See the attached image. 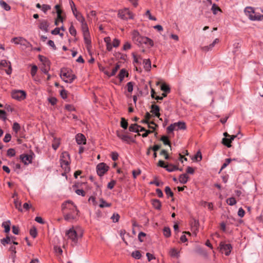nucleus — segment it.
<instances>
[{"label": "nucleus", "instance_id": "obj_1", "mask_svg": "<svg viewBox=\"0 0 263 263\" xmlns=\"http://www.w3.org/2000/svg\"><path fill=\"white\" fill-rule=\"evenodd\" d=\"M132 40L139 46L145 44L150 48L154 46V42L152 39L140 35L139 32L136 30H134L132 33Z\"/></svg>", "mask_w": 263, "mask_h": 263}, {"label": "nucleus", "instance_id": "obj_2", "mask_svg": "<svg viewBox=\"0 0 263 263\" xmlns=\"http://www.w3.org/2000/svg\"><path fill=\"white\" fill-rule=\"evenodd\" d=\"M60 77L66 83H71L76 79L75 74L72 73L71 70L62 69Z\"/></svg>", "mask_w": 263, "mask_h": 263}, {"label": "nucleus", "instance_id": "obj_3", "mask_svg": "<svg viewBox=\"0 0 263 263\" xmlns=\"http://www.w3.org/2000/svg\"><path fill=\"white\" fill-rule=\"evenodd\" d=\"M117 136L123 142L126 143L135 142V138L136 135H133L130 133H117Z\"/></svg>", "mask_w": 263, "mask_h": 263}, {"label": "nucleus", "instance_id": "obj_4", "mask_svg": "<svg viewBox=\"0 0 263 263\" xmlns=\"http://www.w3.org/2000/svg\"><path fill=\"white\" fill-rule=\"evenodd\" d=\"M185 129V123L184 122L178 121L169 125L167 127V132H174V130H184Z\"/></svg>", "mask_w": 263, "mask_h": 263}, {"label": "nucleus", "instance_id": "obj_5", "mask_svg": "<svg viewBox=\"0 0 263 263\" xmlns=\"http://www.w3.org/2000/svg\"><path fill=\"white\" fill-rule=\"evenodd\" d=\"M62 210L63 213H65L66 210L67 211H76L77 213H79V210L77 209V206L73 202L70 200L65 201L62 205Z\"/></svg>", "mask_w": 263, "mask_h": 263}, {"label": "nucleus", "instance_id": "obj_6", "mask_svg": "<svg viewBox=\"0 0 263 263\" xmlns=\"http://www.w3.org/2000/svg\"><path fill=\"white\" fill-rule=\"evenodd\" d=\"M26 92L22 90H14L11 92L12 98L14 99L22 101L26 97Z\"/></svg>", "mask_w": 263, "mask_h": 263}, {"label": "nucleus", "instance_id": "obj_7", "mask_svg": "<svg viewBox=\"0 0 263 263\" xmlns=\"http://www.w3.org/2000/svg\"><path fill=\"white\" fill-rule=\"evenodd\" d=\"M224 138L222 139V143L227 146L230 147L231 146V142L236 138V136L230 135L228 133H223Z\"/></svg>", "mask_w": 263, "mask_h": 263}, {"label": "nucleus", "instance_id": "obj_8", "mask_svg": "<svg viewBox=\"0 0 263 263\" xmlns=\"http://www.w3.org/2000/svg\"><path fill=\"white\" fill-rule=\"evenodd\" d=\"M118 17L123 20H128L133 19V16L132 13L128 9L120 10L118 14Z\"/></svg>", "mask_w": 263, "mask_h": 263}, {"label": "nucleus", "instance_id": "obj_9", "mask_svg": "<svg viewBox=\"0 0 263 263\" xmlns=\"http://www.w3.org/2000/svg\"><path fill=\"white\" fill-rule=\"evenodd\" d=\"M11 41L14 42L15 44H20L24 46L25 48L29 47L31 45L29 42L22 37H13Z\"/></svg>", "mask_w": 263, "mask_h": 263}, {"label": "nucleus", "instance_id": "obj_10", "mask_svg": "<svg viewBox=\"0 0 263 263\" xmlns=\"http://www.w3.org/2000/svg\"><path fill=\"white\" fill-rule=\"evenodd\" d=\"M66 235L74 243H77L78 235L73 228L67 230L66 232Z\"/></svg>", "mask_w": 263, "mask_h": 263}, {"label": "nucleus", "instance_id": "obj_11", "mask_svg": "<svg viewBox=\"0 0 263 263\" xmlns=\"http://www.w3.org/2000/svg\"><path fill=\"white\" fill-rule=\"evenodd\" d=\"M109 167L104 163H99L97 166V172L99 176H102L108 170Z\"/></svg>", "mask_w": 263, "mask_h": 263}, {"label": "nucleus", "instance_id": "obj_12", "mask_svg": "<svg viewBox=\"0 0 263 263\" xmlns=\"http://www.w3.org/2000/svg\"><path fill=\"white\" fill-rule=\"evenodd\" d=\"M220 250L224 252V254L226 256H229L232 249V246L231 244H226L223 242L220 243Z\"/></svg>", "mask_w": 263, "mask_h": 263}, {"label": "nucleus", "instance_id": "obj_13", "mask_svg": "<svg viewBox=\"0 0 263 263\" xmlns=\"http://www.w3.org/2000/svg\"><path fill=\"white\" fill-rule=\"evenodd\" d=\"M129 132H151L149 130H146L143 127H142L141 126L138 125L137 124H132L129 126Z\"/></svg>", "mask_w": 263, "mask_h": 263}, {"label": "nucleus", "instance_id": "obj_14", "mask_svg": "<svg viewBox=\"0 0 263 263\" xmlns=\"http://www.w3.org/2000/svg\"><path fill=\"white\" fill-rule=\"evenodd\" d=\"M40 23L39 26V27L40 29L43 31H44L45 32H47L48 31V27L49 26V24L47 22V21L45 20H42L39 21Z\"/></svg>", "mask_w": 263, "mask_h": 263}, {"label": "nucleus", "instance_id": "obj_15", "mask_svg": "<svg viewBox=\"0 0 263 263\" xmlns=\"http://www.w3.org/2000/svg\"><path fill=\"white\" fill-rule=\"evenodd\" d=\"M76 140L79 145L85 144L86 142L85 136L81 133H79L76 135Z\"/></svg>", "mask_w": 263, "mask_h": 263}, {"label": "nucleus", "instance_id": "obj_16", "mask_svg": "<svg viewBox=\"0 0 263 263\" xmlns=\"http://www.w3.org/2000/svg\"><path fill=\"white\" fill-rule=\"evenodd\" d=\"M83 35L85 43L87 45V46H90L91 42L87 27L86 30H84V29H83Z\"/></svg>", "mask_w": 263, "mask_h": 263}, {"label": "nucleus", "instance_id": "obj_17", "mask_svg": "<svg viewBox=\"0 0 263 263\" xmlns=\"http://www.w3.org/2000/svg\"><path fill=\"white\" fill-rule=\"evenodd\" d=\"M20 159L25 165H28L32 162V157L29 155H21Z\"/></svg>", "mask_w": 263, "mask_h": 263}, {"label": "nucleus", "instance_id": "obj_18", "mask_svg": "<svg viewBox=\"0 0 263 263\" xmlns=\"http://www.w3.org/2000/svg\"><path fill=\"white\" fill-rule=\"evenodd\" d=\"M263 12V11H262ZM250 20L251 21H261L263 20V14L261 15L259 13L254 11L252 15H250Z\"/></svg>", "mask_w": 263, "mask_h": 263}, {"label": "nucleus", "instance_id": "obj_19", "mask_svg": "<svg viewBox=\"0 0 263 263\" xmlns=\"http://www.w3.org/2000/svg\"><path fill=\"white\" fill-rule=\"evenodd\" d=\"M128 71L125 69L123 68L120 71L118 75V78H119L120 82H121L123 81L124 78L125 77H128Z\"/></svg>", "mask_w": 263, "mask_h": 263}, {"label": "nucleus", "instance_id": "obj_20", "mask_svg": "<svg viewBox=\"0 0 263 263\" xmlns=\"http://www.w3.org/2000/svg\"><path fill=\"white\" fill-rule=\"evenodd\" d=\"M64 219L66 221H70L71 220H73L76 218L78 213L73 214L71 213H68V212L66 213V212L64 213Z\"/></svg>", "mask_w": 263, "mask_h": 263}, {"label": "nucleus", "instance_id": "obj_21", "mask_svg": "<svg viewBox=\"0 0 263 263\" xmlns=\"http://www.w3.org/2000/svg\"><path fill=\"white\" fill-rule=\"evenodd\" d=\"M143 64L144 68L147 71H149L152 68L151 60L148 59H144L143 60Z\"/></svg>", "mask_w": 263, "mask_h": 263}, {"label": "nucleus", "instance_id": "obj_22", "mask_svg": "<svg viewBox=\"0 0 263 263\" xmlns=\"http://www.w3.org/2000/svg\"><path fill=\"white\" fill-rule=\"evenodd\" d=\"M169 254L172 257L178 258L180 257V252L175 248H171Z\"/></svg>", "mask_w": 263, "mask_h": 263}, {"label": "nucleus", "instance_id": "obj_23", "mask_svg": "<svg viewBox=\"0 0 263 263\" xmlns=\"http://www.w3.org/2000/svg\"><path fill=\"white\" fill-rule=\"evenodd\" d=\"M39 59L41 62L43 63V64L44 65L45 67L47 66L49 67L50 62L46 57L43 55H39Z\"/></svg>", "mask_w": 263, "mask_h": 263}, {"label": "nucleus", "instance_id": "obj_24", "mask_svg": "<svg viewBox=\"0 0 263 263\" xmlns=\"http://www.w3.org/2000/svg\"><path fill=\"white\" fill-rule=\"evenodd\" d=\"M10 220H8L6 221L3 222L2 224V227L4 228V232L6 233H8L10 232Z\"/></svg>", "mask_w": 263, "mask_h": 263}, {"label": "nucleus", "instance_id": "obj_25", "mask_svg": "<svg viewBox=\"0 0 263 263\" xmlns=\"http://www.w3.org/2000/svg\"><path fill=\"white\" fill-rule=\"evenodd\" d=\"M151 112L154 114L156 117H159L160 116V108L158 105L153 104L151 106Z\"/></svg>", "mask_w": 263, "mask_h": 263}, {"label": "nucleus", "instance_id": "obj_26", "mask_svg": "<svg viewBox=\"0 0 263 263\" xmlns=\"http://www.w3.org/2000/svg\"><path fill=\"white\" fill-rule=\"evenodd\" d=\"M152 203L154 208L157 210H160L161 208V203L158 199H154L152 200Z\"/></svg>", "mask_w": 263, "mask_h": 263}, {"label": "nucleus", "instance_id": "obj_27", "mask_svg": "<svg viewBox=\"0 0 263 263\" xmlns=\"http://www.w3.org/2000/svg\"><path fill=\"white\" fill-rule=\"evenodd\" d=\"M189 176L186 174H181L179 176V181L182 184H185L188 180Z\"/></svg>", "mask_w": 263, "mask_h": 263}, {"label": "nucleus", "instance_id": "obj_28", "mask_svg": "<svg viewBox=\"0 0 263 263\" xmlns=\"http://www.w3.org/2000/svg\"><path fill=\"white\" fill-rule=\"evenodd\" d=\"M254 10L251 7H247L245 9V13L247 16H248L249 19L250 18V15H252L254 13Z\"/></svg>", "mask_w": 263, "mask_h": 263}, {"label": "nucleus", "instance_id": "obj_29", "mask_svg": "<svg viewBox=\"0 0 263 263\" xmlns=\"http://www.w3.org/2000/svg\"><path fill=\"white\" fill-rule=\"evenodd\" d=\"M76 18L79 22L81 23L83 26L84 25H87L85 22V18L81 13H80L78 16H76Z\"/></svg>", "mask_w": 263, "mask_h": 263}, {"label": "nucleus", "instance_id": "obj_30", "mask_svg": "<svg viewBox=\"0 0 263 263\" xmlns=\"http://www.w3.org/2000/svg\"><path fill=\"white\" fill-rule=\"evenodd\" d=\"M100 201L101 203L99 204V206L101 208L109 207L111 206V203H107L103 198H100Z\"/></svg>", "mask_w": 263, "mask_h": 263}, {"label": "nucleus", "instance_id": "obj_31", "mask_svg": "<svg viewBox=\"0 0 263 263\" xmlns=\"http://www.w3.org/2000/svg\"><path fill=\"white\" fill-rule=\"evenodd\" d=\"M1 243L5 246L6 244H9L11 243V238L9 236H7L6 238H4L1 240Z\"/></svg>", "mask_w": 263, "mask_h": 263}, {"label": "nucleus", "instance_id": "obj_32", "mask_svg": "<svg viewBox=\"0 0 263 263\" xmlns=\"http://www.w3.org/2000/svg\"><path fill=\"white\" fill-rule=\"evenodd\" d=\"M179 170V168L176 165L170 164L169 166L167 165V167L166 168V170L168 172H172Z\"/></svg>", "mask_w": 263, "mask_h": 263}, {"label": "nucleus", "instance_id": "obj_33", "mask_svg": "<svg viewBox=\"0 0 263 263\" xmlns=\"http://www.w3.org/2000/svg\"><path fill=\"white\" fill-rule=\"evenodd\" d=\"M161 89L165 93H169L170 92V87L165 83H163L161 85Z\"/></svg>", "mask_w": 263, "mask_h": 263}, {"label": "nucleus", "instance_id": "obj_34", "mask_svg": "<svg viewBox=\"0 0 263 263\" xmlns=\"http://www.w3.org/2000/svg\"><path fill=\"white\" fill-rule=\"evenodd\" d=\"M9 65H11V63L9 61L5 60H3L0 61V68L2 67H8Z\"/></svg>", "mask_w": 263, "mask_h": 263}, {"label": "nucleus", "instance_id": "obj_35", "mask_svg": "<svg viewBox=\"0 0 263 263\" xmlns=\"http://www.w3.org/2000/svg\"><path fill=\"white\" fill-rule=\"evenodd\" d=\"M0 5L6 11L10 10V6L3 1H0Z\"/></svg>", "mask_w": 263, "mask_h": 263}, {"label": "nucleus", "instance_id": "obj_36", "mask_svg": "<svg viewBox=\"0 0 263 263\" xmlns=\"http://www.w3.org/2000/svg\"><path fill=\"white\" fill-rule=\"evenodd\" d=\"M163 235L166 237H169L171 236V231L168 227H164L163 229Z\"/></svg>", "mask_w": 263, "mask_h": 263}, {"label": "nucleus", "instance_id": "obj_37", "mask_svg": "<svg viewBox=\"0 0 263 263\" xmlns=\"http://www.w3.org/2000/svg\"><path fill=\"white\" fill-rule=\"evenodd\" d=\"M227 203L230 205H234L236 203V200L234 197H230L227 199Z\"/></svg>", "mask_w": 263, "mask_h": 263}, {"label": "nucleus", "instance_id": "obj_38", "mask_svg": "<svg viewBox=\"0 0 263 263\" xmlns=\"http://www.w3.org/2000/svg\"><path fill=\"white\" fill-rule=\"evenodd\" d=\"M132 256L133 258L139 259L141 258V255L139 251H135L132 252Z\"/></svg>", "mask_w": 263, "mask_h": 263}, {"label": "nucleus", "instance_id": "obj_39", "mask_svg": "<svg viewBox=\"0 0 263 263\" xmlns=\"http://www.w3.org/2000/svg\"><path fill=\"white\" fill-rule=\"evenodd\" d=\"M165 192L168 197H172L174 195L173 192L172 191L169 186H166L165 188Z\"/></svg>", "mask_w": 263, "mask_h": 263}, {"label": "nucleus", "instance_id": "obj_40", "mask_svg": "<svg viewBox=\"0 0 263 263\" xmlns=\"http://www.w3.org/2000/svg\"><path fill=\"white\" fill-rule=\"evenodd\" d=\"M211 10L212 11L213 14L215 15L217 14L218 11H220V9L216 4H213L212 6Z\"/></svg>", "mask_w": 263, "mask_h": 263}, {"label": "nucleus", "instance_id": "obj_41", "mask_svg": "<svg viewBox=\"0 0 263 263\" xmlns=\"http://www.w3.org/2000/svg\"><path fill=\"white\" fill-rule=\"evenodd\" d=\"M117 71H118V70H116V69L115 68H114L112 69V70H111V72H109V71H105V72H104V73H105V74L106 75H107L108 77H111L114 76L116 74V73H117Z\"/></svg>", "mask_w": 263, "mask_h": 263}, {"label": "nucleus", "instance_id": "obj_42", "mask_svg": "<svg viewBox=\"0 0 263 263\" xmlns=\"http://www.w3.org/2000/svg\"><path fill=\"white\" fill-rule=\"evenodd\" d=\"M69 31L70 34L72 36H76L77 34V31L76 29L74 28V26L71 25L69 28Z\"/></svg>", "mask_w": 263, "mask_h": 263}, {"label": "nucleus", "instance_id": "obj_43", "mask_svg": "<svg viewBox=\"0 0 263 263\" xmlns=\"http://www.w3.org/2000/svg\"><path fill=\"white\" fill-rule=\"evenodd\" d=\"M134 83L133 82H129L126 84L127 91L129 92H132L133 90Z\"/></svg>", "mask_w": 263, "mask_h": 263}, {"label": "nucleus", "instance_id": "obj_44", "mask_svg": "<svg viewBox=\"0 0 263 263\" xmlns=\"http://www.w3.org/2000/svg\"><path fill=\"white\" fill-rule=\"evenodd\" d=\"M0 119L5 121L7 119L6 112L4 110L0 109Z\"/></svg>", "mask_w": 263, "mask_h": 263}, {"label": "nucleus", "instance_id": "obj_45", "mask_svg": "<svg viewBox=\"0 0 263 263\" xmlns=\"http://www.w3.org/2000/svg\"><path fill=\"white\" fill-rule=\"evenodd\" d=\"M30 234L33 238H35L37 235V230L35 227H33L30 230Z\"/></svg>", "mask_w": 263, "mask_h": 263}, {"label": "nucleus", "instance_id": "obj_46", "mask_svg": "<svg viewBox=\"0 0 263 263\" xmlns=\"http://www.w3.org/2000/svg\"><path fill=\"white\" fill-rule=\"evenodd\" d=\"M132 55L134 58V63H136L139 65L141 64V63L139 61V59L142 60L141 56H139L138 58L134 53L132 54Z\"/></svg>", "mask_w": 263, "mask_h": 263}, {"label": "nucleus", "instance_id": "obj_47", "mask_svg": "<svg viewBox=\"0 0 263 263\" xmlns=\"http://www.w3.org/2000/svg\"><path fill=\"white\" fill-rule=\"evenodd\" d=\"M232 159L230 158H227L226 159L225 162L222 164L221 170H223L226 168L231 162Z\"/></svg>", "mask_w": 263, "mask_h": 263}, {"label": "nucleus", "instance_id": "obj_48", "mask_svg": "<svg viewBox=\"0 0 263 263\" xmlns=\"http://www.w3.org/2000/svg\"><path fill=\"white\" fill-rule=\"evenodd\" d=\"M121 126L124 129H126L127 128L128 123L125 119L122 118L121 121Z\"/></svg>", "mask_w": 263, "mask_h": 263}, {"label": "nucleus", "instance_id": "obj_49", "mask_svg": "<svg viewBox=\"0 0 263 263\" xmlns=\"http://www.w3.org/2000/svg\"><path fill=\"white\" fill-rule=\"evenodd\" d=\"M161 140L163 142L164 144L168 145L171 147L170 141L167 137L163 136L161 138Z\"/></svg>", "mask_w": 263, "mask_h": 263}, {"label": "nucleus", "instance_id": "obj_50", "mask_svg": "<svg viewBox=\"0 0 263 263\" xmlns=\"http://www.w3.org/2000/svg\"><path fill=\"white\" fill-rule=\"evenodd\" d=\"M7 154L10 157L14 156L15 155V151L13 148H9L7 150Z\"/></svg>", "mask_w": 263, "mask_h": 263}, {"label": "nucleus", "instance_id": "obj_51", "mask_svg": "<svg viewBox=\"0 0 263 263\" xmlns=\"http://www.w3.org/2000/svg\"><path fill=\"white\" fill-rule=\"evenodd\" d=\"M194 159H195L197 161H200L201 160L202 155L200 151L197 152V153L194 156Z\"/></svg>", "mask_w": 263, "mask_h": 263}, {"label": "nucleus", "instance_id": "obj_52", "mask_svg": "<svg viewBox=\"0 0 263 263\" xmlns=\"http://www.w3.org/2000/svg\"><path fill=\"white\" fill-rule=\"evenodd\" d=\"M51 9V6L49 5L43 4L42 7V10L45 13L46 12Z\"/></svg>", "mask_w": 263, "mask_h": 263}, {"label": "nucleus", "instance_id": "obj_53", "mask_svg": "<svg viewBox=\"0 0 263 263\" xmlns=\"http://www.w3.org/2000/svg\"><path fill=\"white\" fill-rule=\"evenodd\" d=\"M145 16H147L150 20L156 21V18L151 15L150 11L147 10L145 12Z\"/></svg>", "mask_w": 263, "mask_h": 263}, {"label": "nucleus", "instance_id": "obj_54", "mask_svg": "<svg viewBox=\"0 0 263 263\" xmlns=\"http://www.w3.org/2000/svg\"><path fill=\"white\" fill-rule=\"evenodd\" d=\"M48 101L52 105H55L57 102V99L55 97L49 98Z\"/></svg>", "mask_w": 263, "mask_h": 263}, {"label": "nucleus", "instance_id": "obj_55", "mask_svg": "<svg viewBox=\"0 0 263 263\" xmlns=\"http://www.w3.org/2000/svg\"><path fill=\"white\" fill-rule=\"evenodd\" d=\"M12 128H13V132H18V130L20 128V125L17 122H14L13 124Z\"/></svg>", "mask_w": 263, "mask_h": 263}, {"label": "nucleus", "instance_id": "obj_56", "mask_svg": "<svg viewBox=\"0 0 263 263\" xmlns=\"http://www.w3.org/2000/svg\"><path fill=\"white\" fill-rule=\"evenodd\" d=\"M37 67L34 65L32 66L31 69V74L32 76H34L37 72Z\"/></svg>", "mask_w": 263, "mask_h": 263}, {"label": "nucleus", "instance_id": "obj_57", "mask_svg": "<svg viewBox=\"0 0 263 263\" xmlns=\"http://www.w3.org/2000/svg\"><path fill=\"white\" fill-rule=\"evenodd\" d=\"M146 236V234L143 232H140L138 234V240L141 242H143L144 240L142 239L143 237H144Z\"/></svg>", "mask_w": 263, "mask_h": 263}, {"label": "nucleus", "instance_id": "obj_58", "mask_svg": "<svg viewBox=\"0 0 263 263\" xmlns=\"http://www.w3.org/2000/svg\"><path fill=\"white\" fill-rule=\"evenodd\" d=\"M67 91L65 89H62L60 91V96L63 99H65L67 98Z\"/></svg>", "mask_w": 263, "mask_h": 263}, {"label": "nucleus", "instance_id": "obj_59", "mask_svg": "<svg viewBox=\"0 0 263 263\" xmlns=\"http://www.w3.org/2000/svg\"><path fill=\"white\" fill-rule=\"evenodd\" d=\"M14 204H15V208L17 209H18V210H19L21 212L23 211V210L21 208V203L20 202H19L18 201L15 200V201H14Z\"/></svg>", "mask_w": 263, "mask_h": 263}, {"label": "nucleus", "instance_id": "obj_60", "mask_svg": "<svg viewBox=\"0 0 263 263\" xmlns=\"http://www.w3.org/2000/svg\"><path fill=\"white\" fill-rule=\"evenodd\" d=\"M111 159L114 161H116L118 159L119 155L117 152H113L111 153Z\"/></svg>", "mask_w": 263, "mask_h": 263}, {"label": "nucleus", "instance_id": "obj_61", "mask_svg": "<svg viewBox=\"0 0 263 263\" xmlns=\"http://www.w3.org/2000/svg\"><path fill=\"white\" fill-rule=\"evenodd\" d=\"M11 135L10 134H9V133H7L5 135L3 140H4V141L5 142L7 143V142H9L11 140Z\"/></svg>", "mask_w": 263, "mask_h": 263}, {"label": "nucleus", "instance_id": "obj_62", "mask_svg": "<svg viewBox=\"0 0 263 263\" xmlns=\"http://www.w3.org/2000/svg\"><path fill=\"white\" fill-rule=\"evenodd\" d=\"M61 165L62 167L64 166H67L69 164V162L67 160H64L63 159H61Z\"/></svg>", "mask_w": 263, "mask_h": 263}, {"label": "nucleus", "instance_id": "obj_63", "mask_svg": "<svg viewBox=\"0 0 263 263\" xmlns=\"http://www.w3.org/2000/svg\"><path fill=\"white\" fill-rule=\"evenodd\" d=\"M120 43V41L118 39L115 38L113 40L112 46L116 48V47H118L119 46Z\"/></svg>", "mask_w": 263, "mask_h": 263}, {"label": "nucleus", "instance_id": "obj_64", "mask_svg": "<svg viewBox=\"0 0 263 263\" xmlns=\"http://www.w3.org/2000/svg\"><path fill=\"white\" fill-rule=\"evenodd\" d=\"M245 211L243 210V209L242 208H240L239 209H238V215L240 217H243L245 215Z\"/></svg>", "mask_w": 263, "mask_h": 263}]
</instances>
